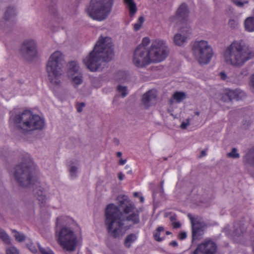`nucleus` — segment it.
Returning a JSON list of instances; mask_svg holds the SVG:
<instances>
[{
  "label": "nucleus",
  "instance_id": "393cba45",
  "mask_svg": "<svg viewBox=\"0 0 254 254\" xmlns=\"http://www.w3.org/2000/svg\"><path fill=\"white\" fill-rule=\"evenodd\" d=\"M138 236L137 234H130L128 235L124 242L125 246L127 248L131 247L132 244H133L137 239Z\"/></svg>",
  "mask_w": 254,
  "mask_h": 254
},
{
  "label": "nucleus",
  "instance_id": "a18cd8bd",
  "mask_svg": "<svg viewBox=\"0 0 254 254\" xmlns=\"http://www.w3.org/2000/svg\"><path fill=\"white\" fill-rule=\"evenodd\" d=\"M170 245L171 246H173V247H176V246H178V244H177V242H176V241H172V242H171L170 243Z\"/></svg>",
  "mask_w": 254,
  "mask_h": 254
},
{
  "label": "nucleus",
  "instance_id": "f8f14e48",
  "mask_svg": "<svg viewBox=\"0 0 254 254\" xmlns=\"http://www.w3.org/2000/svg\"><path fill=\"white\" fill-rule=\"evenodd\" d=\"M217 248L214 242L211 240H206L197 246L193 254H215Z\"/></svg>",
  "mask_w": 254,
  "mask_h": 254
},
{
  "label": "nucleus",
  "instance_id": "e433bc0d",
  "mask_svg": "<svg viewBox=\"0 0 254 254\" xmlns=\"http://www.w3.org/2000/svg\"><path fill=\"white\" fill-rule=\"evenodd\" d=\"M190 120L187 119L181 124V127L182 129H186L190 125Z\"/></svg>",
  "mask_w": 254,
  "mask_h": 254
},
{
  "label": "nucleus",
  "instance_id": "7ed1b4c3",
  "mask_svg": "<svg viewBox=\"0 0 254 254\" xmlns=\"http://www.w3.org/2000/svg\"><path fill=\"white\" fill-rule=\"evenodd\" d=\"M169 52L166 42L157 39L151 42L149 48L137 47L132 56L133 64L138 67H143L151 63H157L164 61Z\"/></svg>",
  "mask_w": 254,
  "mask_h": 254
},
{
  "label": "nucleus",
  "instance_id": "ea45409f",
  "mask_svg": "<svg viewBox=\"0 0 254 254\" xmlns=\"http://www.w3.org/2000/svg\"><path fill=\"white\" fill-rule=\"evenodd\" d=\"M187 237V234L186 232H181L179 235V238L181 240H184Z\"/></svg>",
  "mask_w": 254,
  "mask_h": 254
},
{
  "label": "nucleus",
  "instance_id": "72a5a7b5",
  "mask_svg": "<svg viewBox=\"0 0 254 254\" xmlns=\"http://www.w3.org/2000/svg\"><path fill=\"white\" fill-rule=\"evenodd\" d=\"M150 42V39L148 37H144L142 39L141 43L137 47H142L143 48H146Z\"/></svg>",
  "mask_w": 254,
  "mask_h": 254
},
{
  "label": "nucleus",
  "instance_id": "b1692460",
  "mask_svg": "<svg viewBox=\"0 0 254 254\" xmlns=\"http://www.w3.org/2000/svg\"><path fill=\"white\" fill-rule=\"evenodd\" d=\"M16 14V10L13 6H8L7 7L3 18L5 20H8L13 18Z\"/></svg>",
  "mask_w": 254,
  "mask_h": 254
},
{
  "label": "nucleus",
  "instance_id": "4468645a",
  "mask_svg": "<svg viewBox=\"0 0 254 254\" xmlns=\"http://www.w3.org/2000/svg\"><path fill=\"white\" fill-rule=\"evenodd\" d=\"M191 33V29L189 26L181 27L173 37L174 43L178 46H183L187 41Z\"/></svg>",
  "mask_w": 254,
  "mask_h": 254
},
{
  "label": "nucleus",
  "instance_id": "cd10ccee",
  "mask_svg": "<svg viewBox=\"0 0 254 254\" xmlns=\"http://www.w3.org/2000/svg\"><path fill=\"white\" fill-rule=\"evenodd\" d=\"M0 239L6 244L10 243V240L8 235L5 232L0 228Z\"/></svg>",
  "mask_w": 254,
  "mask_h": 254
},
{
  "label": "nucleus",
  "instance_id": "6ab92c4d",
  "mask_svg": "<svg viewBox=\"0 0 254 254\" xmlns=\"http://www.w3.org/2000/svg\"><path fill=\"white\" fill-rule=\"evenodd\" d=\"M27 246L29 250L34 254L37 253L38 249L41 254H54L53 252L49 248H42L39 244H34L30 243V244L27 243Z\"/></svg>",
  "mask_w": 254,
  "mask_h": 254
},
{
  "label": "nucleus",
  "instance_id": "de8ad7c7",
  "mask_svg": "<svg viewBox=\"0 0 254 254\" xmlns=\"http://www.w3.org/2000/svg\"><path fill=\"white\" fill-rule=\"evenodd\" d=\"M122 155V153L121 152H118L117 153V155L118 157H120Z\"/></svg>",
  "mask_w": 254,
  "mask_h": 254
},
{
  "label": "nucleus",
  "instance_id": "a211bd4d",
  "mask_svg": "<svg viewBox=\"0 0 254 254\" xmlns=\"http://www.w3.org/2000/svg\"><path fill=\"white\" fill-rule=\"evenodd\" d=\"M157 97V91L152 89L146 92L142 97V102L146 107L155 103Z\"/></svg>",
  "mask_w": 254,
  "mask_h": 254
},
{
  "label": "nucleus",
  "instance_id": "c9c22d12",
  "mask_svg": "<svg viewBox=\"0 0 254 254\" xmlns=\"http://www.w3.org/2000/svg\"><path fill=\"white\" fill-rule=\"evenodd\" d=\"M233 2L239 7L243 6L245 4L248 3L247 0H232Z\"/></svg>",
  "mask_w": 254,
  "mask_h": 254
},
{
  "label": "nucleus",
  "instance_id": "09e8293b",
  "mask_svg": "<svg viewBox=\"0 0 254 254\" xmlns=\"http://www.w3.org/2000/svg\"><path fill=\"white\" fill-rule=\"evenodd\" d=\"M140 200L141 202H143L144 201V198L142 196H140Z\"/></svg>",
  "mask_w": 254,
  "mask_h": 254
},
{
  "label": "nucleus",
  "instance_id": "f704fd0d",
  "mask_svg": "<svg viewBox=\"0 0 254 254\" xmlns=\"http://www.w3.org/2000/svg\"><path fill=\"white\" fill-rule=\"evenodd\" d=\"M227 156L233 158L239 157V154L237 152V150L235 148H233L231 152L228 153Z\"/></svg>",
  "mask_w": 254,
  "mask_h": 254
},
{
  "label": "nucleus",
  "instance_id": "ddd939ff",
  "mask_svg": "<svg viewBox=\"0 0 254 254\" xmlns=\"http://www.w3.org/2000/svg\"><path fill=\"white\" fill-rule=\"evenodd\" d=\"M20 50L21 54L25 57L37 55L38 51L36 40L32 38L25 39L23 41Z\"/></svg>",
  "mask_w": 254,
  "mask_h": 254
},
{
  "label": "nucleus",
  "instance_id": "58836bf2",
  "mask_svg": "<svg viewBox=\"0 0 254 254\" xmlns=\"http://www.w3.org/2000/svg\"><path fill=\"white\" fill-rule=\"evenodd\" d=\"M229 25L232 28H235L238 25V22L233 19H231L229 21Z\"/></svg>",
  "mask_w": 254,
  "mask_h": 254
},
{
  "label": "nucleus",
  "instance_id": "2eb2a0df",
  "mask_svg": "<svg viewBox=\"0 0 254 254\" xmlns=\"http://www.w3.org/2000/svg\"><path fill=\"white\" fill-rule=\"evenodd\" d=\"M247 74V70L244 69L238 71L237 73L231 76H227L224 72H221L219 73L220 77L223 80L236 84H241L243 79Z\"/></svg>",
  "mask_w": 254,
  "mask_h": 254
},
{
  "label": "nucleus",
  "instance_id": "0eeeda50",
  "mask_svg": "<svg viewBox=\"0 0 254 254\" xmlns=\"http://www.w3.org/2000/svg\"><path fill=\"white\" fill-rule=\"evenodd\" d=\"M10 122H13L23 133L41 129L45 125L44 120L29 110L17 114L15 110L10 112Z\"/></svg>",
  "mask_w": 254,
  "mask_h": 254
},
{
  "label": "nucleus",
  "instance_id": "39448f33",
  "mask_svg": "<svg viewBox=\"0 0 254 254\" xmlns=\"http://www.w3.org/2000/svg\"><path fill=\"white\" fill-rule=\"evenodd\" d=\"M113 56L112 39L100 38L93 50L82 59L83 63L91 71L101 69L102 63L111 60Z\"/></svg>",
  "mask_w": 254,
  "mask_h": 254
},
{
  "label": "nucleus",
  "instance_id": "603ef678",
  "mask_svg": "<svg viewBox=\"0 0 254 254\" xmlns=\"http://www.w3.org/2000/svg\"><path fill=\"white\" fill-rule=\"evenodd\" d=\"M202 154H204V152L203 151H202Z\"/></svg>",
  "mask_w": 254,
  "mask_h": 254
},
{
  "label": "nucleus",
  "instance_id": "473e14b6",
  "mask_svg": "<svg viewBox=\"0 0 254 254\" xmlns=\"http://www.w3.org/2000/svg\"><path fill=\"white\" fill-rule=\"evenodd\" d=\"M118 91L123 97H125L128 94L127 87L125 86H119L118 87Z\"/></svg>",
  "mask_w": 254,
  "mask_h": 254
},
{
  "label": "nucleus",
  "instance_id": "1a4fd4ad",
  "mask_svg": "<svg viewBox=\"0 0 254 254\" xmlns=\"http://www.w3.org/2000/svg\"><path fill=\"white\" fill-rule=\"evenodd\" d=\"M113 3L114 0H90L85 10L92 19L102 21L111 13Z\"/></svg>",
  "mask_w": 254,
  "mask_h": 254
},
{
  "label": "nucleus",
  "instance_id": "37998d69",
  "mask_svg": "<svg viewBox=\"0 0 254 254\" xmlns=\"http://www.w3.org/2000/svg\"><path fill=\"white\" fill-rule=\"evenodd\" d=\"M173 226L174 228H179L181 226L180 223L179 222H176L173 223Z\"/></svg>",
  "mask_w": 254,
  "mask_h": 254
},
{
  "label": "nucleus",
  "instance_id": "a19ab883",
  "mask_svg": "<svg viewBox=\"0 0 254 254\" xmlns=\"http://www.w3.org/2000/svg\"><path fill=\"white\" fill-rule=\"evenodd\" d=\"M85 104L83 103H81L80 104V105L78 106L77 110L78 112H81L82 110V108L84 107Z\"/></svg>",
  "mask_w": 254,
  "mask_h": 254
},
{
  "label": "nucleus",
  "instance_id": "3c124183",
  "mask_svg": "<svg viewBox=\"0 0 254 254\" xmlns=\"http://www.w3.org/2000/svg\"><path fill=\"white\" fill-rule=\"evenodd\" d=\"M127 173H131V170L128 171Z\"/></svg>",
  "mask_w": 254,
  "mask_h": 254
},
{
  "label": "nucleus",
  "instance_id": "7c9ffc66",
  "mask_svg": "<svg viewBox=\"0 0 254 254\" xmlns=\"http://www.w3.org/2000/svg\"><path fill=\"white\" fill-rule=\"evenodd\" d=\"M246 97L245 91L240 88H236V100H242Z\"/></svg>",
  "mask_w": 254,
  "mask_h": 254
},
{
  "label": "nucleus",
  "instance_id": "864d4df0",
  "mask_svg": "<svg viewBox=\"0 0 254 254\" xmlns=\"http://www.w3.org/2000/svg\"><path fill=\"white\" fill-rule=\"evenodd\" d=\"M253 251H254V248H253Z\"/></svg>",
  "mask_w": 254,
  "mask_h": 254
},
{
  "label": "nucleus",
  "instance_id": "a878e982",
  "mask_svg": "<svg viewBox=\"0 0 254 254\" xmlns=\"http://www.w3.org/2000/svg\"><path fill=\"white\" fill-rule=\"evenodd\" d=\"M244 159L246 163L254 166V152L250 151Z\"/></svg>",
  "mask_w": 254,
  "mask_h": 254
},
{
  "label": "nucleus",
  "instance_id": "9b49d317",
  "mask_svg": "<svg viewBox=\"0 0 254 254\" xmlns=\"http://www.w3.org/2000/svg\"><path fill=\"white\" fill-rule=\"evenodd\" d=\"M66 74L74 87H76L82 83V74L80 66L76 61H71L67 64Z\"/></svg>",
  "mask_w": 254,
  "mask_h": 254
},
{
  "label": "nucleus",
  "instance_id": "f3484780",
  "mask_svg": "<svg viewBox=\"0 0 254 254\" xmlns=\"http://www.w3.org/2000/svg\"><path fill=\"white\" fill-rule=\"evenodd\" d=\"M190 10L188 5L185 3H182L176 10L175 15L170 17V21L173 22L176 19L181 21H187L188 19Z\"/></svg>",
  "mask_w": 254,
  "mask_h": 254
},
{
  "label": "nucleus",
  "instance_id": "5701e85b",
  "mask_svg": "<svg viewBox=\"0 0 254 254\" xmlns=\"http://www.w3.org/2000/svg\"><path fill=\"white\" fill-rule=\"evenodd\" d=\"M186 98V95L184 93L181 92H177L174 94L172 98L170 100L171 105H173L174 103H180L184 100Z\"/></svg>",
  "mask_w": 254,
  "mask_h": 254
},
{
  "label": "nucleus",
  "instance_id": "79ce46f5",
  "mask_svg": "<svg viewBox=\"0 0 254 254\" xmlns=\"http://www.w3.org/2000/svg\"><path fill=\"white\" fill-rule=\"evenodd\" d=\"M118 176L120 181H122L124 178V175L122 172L119 173Z\"/></svg>",
  "mask_w": 254,
  "mask_h": 254
},
{
  "label": "nucleus",
  "instance_id": "9d476101",
  "mask_svg": "<svg viewBox=\"0 0 254 254\" xmlns=\"http://www.w3.org/2000/svg\"><path fill=\"white\" fill-rule=\"evenodd\" d=\"M192 53L195 59L201 65L208 64L213 54L211 46L205 40L194 42L192 46Z\"/></svg>",
  "mask_w": 254,
  "mask_h": 254
},
{
  "label": "nucleus",
  "instance_id": "c756f323",
  "mask_svg": "<svg viewBox=\"0 0 254 254\" xmlns=\"http://www.w3.org/2000/svg\"><path fill=\"white\" fill-rule=\"evenodd\" d=\"M68 170L71 178H74L76 177L78 172V167L77 165L71 164L69 167Z\"/></svg>",
  "mask_w": 254,
  "mask_h": 254
},
{
  "label": "nucleus",
  "instance_id": "aec40b11",
  "mask_svg": "<svg viewBox=\"0 0 254 254\" xmlns=\"http://www.w3.org/2000/svg\"><path fill=\"white\" fill-rule=\"evenodd\" d=\"M170 234L169 231H165L163 227L159 226L154 231L153 237L155 241L162 242L165 239L166 235Z\"/></svg>",
  "mask_w": 254,
  "mask_h": 254
},
{
  "label": "nucleus",
  "instance_id": "20e7f679",
  "mask_svg": "<svg viewBox=\"0 0 254 254\" xmlns=\"http://www.w3.org/2000/svg\"><path fill=\"white\" fill-rule=\"evenodd\" d=\"M79 227L75 221L66 216L57 218L55 236L59 245L68 251L75 250L77 244L76 231Z\"/></svg>",
  "mask_w": 254,
  "mask_h": 254
},
{
  "label": "nucleus",
  "instance_id": "4be33fe9",
  "mask_svg": "<svg viewBox=\"0 0 254 254\" xmlns=\"http://www.w3.org/2000/svg\"><path fill=\"white\" fill-rule=\"evenodd\" d=\"M236 94V89H226L224 91L223 94L221 98V100L224 102L235 100Z\"/></svg>",
  "mask_w": 254,
  "mask_h": 254
},
{
  "label": "nucleus",
  "instance_id": "c03bdc74",
  "mask_svg": "<svg viewBox=\"0 0 254 254\" xmlns=\"http://www.w3.org/2000/svg\"><path fill=\"white\" fill-rule=\"evenodd\" d=\"M127 161L126 160H123L122 159H121L119 161V164L120 165H124L126 163Z\"/></svg>",
  "mask_w": 254,
  "mask_h": 254
},
{
  "label": "nucleus",
  "instance_id": "423d86ee",
  "mask_svg": "<svg viewBox=\"0 0 254 254\" xmlns=\"http://www.w3.org/2000/svg\"><path fill=\"white\" fill-rule=\"evenodd\" d=\"M254 57V52L249 50L242 41L234 40L225 47L221 58L226 64L240 67Z\"/></svg>",
  "mask_w": 254,
  "mask_h": 254
},
{
  "label": "nucleus",
  "instance_id": "2f4dec72",
  "mask_svg": "<svg viewBox=\"0 0 254 254\" xmlns=\"http://www.w3.org/2000/svg\"><path fill=\"white\" fill-rule=\"evenodd\" d=\"M6 254H19L18 250L14 246H10L6 249Z\"/></svg>",
  "mask_w": 254,
  "mask_h": 254
},
{
  "label": "nucleus",
  "instance_id": "dca6fc26",
  "mask_svg": "<svg viewBox=\"0 0 254 254\" xmlns=\"http://www.w3.org/2000/svg\"><path fill=\"white\" fill-rule=\"evenodd\" d=\"M188 216L191 221L192 240L199 239L204 234L205 226L203 223L197 221L190 214Z\"/></svg>",
  "mask_w": 254,
  "mask_h": 254
},
{
  "label": "nucleus",
  "instance_id": "4c0bfd02",
  "mask_svg": "<svg viewBox=\"0 0 254 254\" xmlns=\"http://www.w3.org/2000/svg\"><path fill=\"white\" fill-rule=\"evenodd\" d=\"M250 86L253 92H254V73L250 77Z\"/></svg>",
  "mask_w": 254,
  "mask_h": 254
},
{
  "label": "nucleus",
  "instance_id": "bb28decb",
  "mask_svg": "<svg viewBox=\"0 0 254 254\" xmlns=\"http://www.w3.org/2000/svg\"><path fill=\"white\" fill-rule=\"evenodd\" d=\"M144 22V18L143 16H139L135 23L133 24V29L135 31L139 30L142 27Z\"/></svg>",
  "mask_w": 254,
  "mask_h": 254
},
{
  "label": "nucleus",
  "instance_id": "f257e3e1",
  "mask_svg": "<svg viewBox=\"0 0 254 254\" xmlns=\"http://www.w3.org/2000/svg\"><path fill=\"white\" fill-rule=\"evenodd\" d=\"M119 206L108 204L105 209V224L108 233L115 238L122 237L131 226L139 221L138 212L134 204L127 196L120 200Z\"/></svg>",
  "mask_w": 254,
  "mask_h": 254
},
{
  "label": "nucleus",
  "instance_id": "49530a36",
  "mask_svg": "<svg viewBox=\"0 0 254 254\" xmlns=\"http://www.w3.org/2000/svg\"><path fill=\"white\" fill-rule=\"evenodd\" d=\"M133 195L135 196V197H138L139 196V192H134L133 193Z\"/></svg>",
  "mask_w": 254,
  "mask_h": 254
},
{
  "label": "nucleus",
  "instance_id": "6e6552de",
  "mask_svg": "<svg viewBox=\"0 0 254 254\" xmlns=\"http://www.w3.org/2000/svg\"><path fill=\"white\" fill-rule=\"evenodd\" d=\"M64 56L60 51L53 53L47 61L46 71L50 86L53 89L61 86L63 81V64Z\"/></svg>",
  "mask_w": 254,
  "mask_h": 254
},
{
  "label": "nucleus",
  "instance_id": "412c9836",
  "mask_svg": "<svg viewBox=\"0 0 254 254\" xmlns=\"http://www.w3.org/2000/svg\"><path fill=\"white\" fill-rule=\"evenodd\" d=\"M124 1L128 11L129 16L131 17L134 16L137 11V5L134 0H124Z\"/></svg>",
  "mask_w": 254,
  "mask_h": 254
},
{
  "label": "nucleus",
  "instance_id": "c85d7f7f",
  "mask_svg": "<svg viewBox=\"0 0 254 254\" xmlns=\"http://www.w3.org/2000/svg\"><path fill=\"white\" fill-rule=\"evenodd\" d=\"M12 232L15 240L19 242H23L25 239V236L23 234L19 233L15 230H12Z\"/></svg>",
  "mask_w": 254,
  "mask_h": 254
},
{
  "label": "nucleus",
  "instance_id": "8fccbe9b",
  "mask_svg": "<svg viewBox=\"0 0 254 254\" xmlns=\"http://www.w3.org/2000/svg\"><path fill=\"white\" fill-rule=\"evenodd\" d=\"M195 114L196 115H197V116H198L199 114V112H196L195 113Z\"/></svg>",
  "mask_w": 254,
  "mask_h": 254
},
{
  "label": "nucleus",
  "instance_id": "f03ea898",
  "mask_svg": "<svg viewBox=\"0 0 254 254\" xmlns=\"http://www.w3.org/2000/svg\"><path fill=\"white\" fill-rule=\"evenodd\" d=\"M36 166L30 155L26 154L21 162L14 168L13 176L18 184L23 187L33 188L35 196L41 206L44 205L47 200L45 190L42 185L35 176Z\"/></svg>",
  "mask_w": 254,
  "mask_h": 254
}]
</instances>
